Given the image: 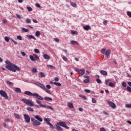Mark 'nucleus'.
<instances>
[{"mask_svg":"<svg viewBox=\"0 0 131 131\" xmlns=\"http://www.w3.org/2000/svg\"><path fill=\"white\" fill-rule=\"evenodd\" d=\"M5 63L7 64L6 66V68L10 70V71H12L13 72H16V71H20L21 69L19 67L16 65L12 63L9 60H7Z\"/></svg>","mask_w":131,"mask_h":131,"instance_id":"f257e3e1","label":"nucleus"},{"mask_svg":"<svg viewBox=\"0 0 131 131\" xmlns=\"http://www.w3.org/2000/svg\"><path fill=\"white\" fill-rule=\"evenodd\" d=\"M101 53L103 55H105L107 56V58H110V55L111 54V50L108 49L106 50V49H103L101 50Z\"/></svg>","mask_w":131,"mask_h":131,"instance_id":"f03ea898","label":"nucleus"},{"mask_svg":"<svg viewBox=\"0 0 131 131\" xmlns=\"http://www.w3.org/2000/svg\"><path fill=\"white\" fill-rule=\"evenodd\" d=\"M21 101L25 103V104H26V105L31 106V107H33V106H34V104H33V101H32V100L26 99H21Z\"/></svg>","mask_w":131,"mask_h":131,"instance_id":"7ed1b4c3","label":"nucleus"},{"mask_svg":"<svg viewBox=\"0 0 131 131\" xmlns=\"http://www.w3.org/2000/svg\"><path fill=\"white\" fill-rule=\"evenodd\" d=\"M44 121H45L47 124L50 125L51 127L52 128V129H54L55 128L54 125L52 124L50 122V121H51V119H50L49 118H45Z\"/></svg>","mask_w":131,"mask_h":131,"instance_id":"20e7f679","label":"nucleus"},{"mask_svg":"<svg viewBox=\"0 0 131 131\" xmlns=\"http://www.w3.org/2000/svg\"><path fill=\"white\" fill-rule=\"evenodd\" d=\"M0 95L6 100H9V96H8V95H7V93L4 90H0Z\"/></svg>","mask_w":131,"mask_h":131,"instance_id":"39448f33","label":"nucleus"},{"mask_svg":"<svg viewBox=\"0 0 131 131\" xmlns=\"http://www.w3.org/2000/svg\"><path fill=\"white\" fill-rule=\"evenodd\" d=\"M57 124H58V125H60V126H62V127H64L67 129H69V127H68L67 125H66V123L64 122H57Z\"/></svg>","mask_w":131,"mask_h":131,"instance_id":"423d86ee","label":"nucleus"},{"mask_svg":"<svg viewBox=\"0 0 131 131\" xmlns=\"http://www.w3.org/2000/svg\"><path fill=\"white\" fill-rule=\"evenodd\" d=\"M75 71H76V72H78V73L80 74L81 76H82V75H83L84 73H85V71L84 70V69H81L79 70L77 69H76Z\"/></svg>","mask_w":131,"mask_h":131,"instance_id":"0eeeda50","label":"nucleus"},{"mask_svg":"<svg viewBox=\"0 0 131 131\" xmlns=\"http://www.w3.org/2000/svg\"><path fill=\"white\" fill-rule=\"evenodd\" d=\"M25 120L27 123H29L30 122V117L27 114H24Z\"/></svg>","mask_w":131,"mask_h":131,"instance_id":"6e6552de","label":"nucleus"},{"mask_svg":"<svg viewBox=\"0 0 131 131\" xmlns=\"http://www.w3.org/2000/svg\"><path fill=\"white\" fill-rule=\"evenodd\" d=\"M36 102L37 104H38L39 105H39H36V107H38V108H39V107H42V108L47 107V106L46 105L41 104V102L40 101L36 100Z\"/></svg>","mask_w":131,"mask_h":131,"instance_id":"1a4fd4ad","label":"nucleus"},{"mask_svg":"<svg viewBox=\"0 0 131 131\" xmlns=\"http://www.w3.org/2000/svg\"><path fill=\"white\" fill-rule=\"evenodd\" d=\"M108 104L110 106V107L113 108V109H115V108H116V104H115V103H114V102H113L111 101H109L108 102Z\"/></svg>","mask_w":131,"mask_h":131,"instance_id":"9d476101","label":"nucleus"},{"mask_svg":"<svg viewBox=\"0 0 131 131\" xmlns=\"http://www.w3.org/2000/svg\"><path fill=\"white\" fill-rule=\"evenodd\" d=\"M33 97H35L36 99H38V100H40L41 101L43 100V98L39 96V95H38L37 93H34Z\"/></svg>","mask_w":131,"mask_h":131,"instance_id":"9b49d317","label":"nucleus"},{"mask_svg":"<svg viewBox=\"0 0 131 131\" xmlns=\"http://www.w3.org/2000/svg\"><path fill=\"white\" fill-rule=\"evenodd\" d=\"M26 36H27V38H28L29 39H34V40H36V38H35L32 35H28Z\"/></svg>","mask_w":131,"mask_h":131,"instance_id":"f8f14e48","label":"nucleus"},{"mask_svg":"<svg viewBox=\"0 0 131 131\" xmlns=\"http://www.w3.org/2000/svg\"><path fill=\"white\" fill-rule=\"evenodd\" d=\"M41 123L40 122H39L37 120H35V121H34V122L33 123V125L34 126H38V125H40Z\"/></svg>","mask_w":131,"mask_h":131,"instance_id":"ddd939ff","label":"nucleus"},{"mask_svg":"<svg viewBox=\"0 0 131 131\" xmlns=\"http://www.w3.org/2000/svg\"><path fill=\"white\" fill-rule=\"evenodd\" d=\"M85 78L86 79L83 80V82H84V83H89V82H90V76H86L85 77Z\"/></svg>","mask_w":131,"mask_h":131,"instance_id":"4468645a","label":"nucleus"},{"mask_svg":"<svg viewBox=\"0 0 131 131\" xmlns=\"http://www.w3.org/2000/svg\"><path fill=\"white\" fill-rule=\"evenodd\" d=\"M100 73L102 75H104V76H107L108 73H107V71L104 70H101L100 71Z\"/></svg>","mask_w":131,"mask_h":131,"instance_id":"2eb2a0df","label":"nucleus"},{"mask_svg":"<svg viewBox=\"0 0 131 131\" xmlns=\"http://www.w3.org/2000/svg\"><path fill=\"white\" fill-rule=\"evenodd\" d=\"M24 94L27 96H33V95H34V94L31 93L30 91H26Z\"/></svg>","mask_w":131,"mask_h":131,"instance_id":"dca6fc26","label":"nucleus"},{"mask_svg":"<svg viewBox=\"0 0 131 131\" xmlns=\"http://www.w3.org/2000/svg\"><path fill=\"white\" fill-rule=\"evenodd\" d=\"M56 129H57V130L58 131H62L63 130V128H62V127H61V126H60L59 125H56Z\"/></svg>","mask_w":131,"mask_h":131,"instance_id":"f3484780","label":"nucleus"},{"mask_svg":"<svg viewBox=\"0 0 131 131\" xmlns=\"http://www.w3.org/2000/svg\"><path fill=\"white\" fill-rule=\"evenodd\" d=\"M68 106L69 108H71L72 109L73 108H74V106L73 105V103L72 102H69L68 103Z\"/></svg>","mask_w":131,"mask_h":131,"instance_id":"a211bd4d","label":"nucleus"},{"mask_svg":"<svg viewBox=\"0 0 131 131\" xmlns=\"http://www.w3.org/2000/svg\"><path fill=\"white\" fill-rule=\"evenodd\" d=\"M35 118H36V119H37V120H38V121H42V119L41 118H40V117H39V116L37 115V116H35Z\"/></svg>","mask_w":131,"mask_h":131,"instance_id":"6ab92c4d","label":"nucleus"},{"mask_svg":"<svg viewBox=\"0 0 131 131\" xmlns=\"http://www.w3.org/2000/svg\"><path fill=\"white\" fill-rule=\"evenodd\" d=\"M14 117L16 119H20L21 118V117L20 116V115L19 114L14 113Z\"/></svg>","mask_w":131,"mask_h":131,"instance_id":"aec40b11","label":"nucleus"},{"mask_svg":"<svg viewBox=\"0 0 131 131\" xmlns=\"http://www.w3.org/2000/svg\"><path fill=\"white\" fill-rule=\"evenodd\" d=\"M43 57L44 58V59H50L51 58L48 54H45L43 55Z\"/></svg>","mask_w":131,"mask_h":131,"instance_id":"412c9836","label":"nucleus"},{"mask_svg":"<svg viewBox=\"0 0 131 131\" xmlns=\"http://www.w3.org/2000/svg\"><path fill=\"white\" fill-rule=\"evenodd\" d=\"M30 59L33 62H36V59H35V58H34V57H33V56H32V55H30Z\"/></svg>","mask_w":131,"mask_h":131,"instance_id":"4be33fe9","label":"nucleus"},{"mask_svg":"<svg viewBox=\"0 0 131 131\" xmlns=\"http://www.w3.org/2000/svg\"><path fill=\"white\" fill-rule=\"evenodd\" d=\"M83 29L88 31V30H90V29H91V26L86 25L83 27Z\"/></svg>","mask_w":131,"mask_h":131,"instance_id":"5701e85b","label":"nucleus"},{"mask_svg":"<svg viewBox=\"0 0 131 131\" xmlns=\"http://www.w3.org/2000/svg\"><path fill=\"white\" fill-rule=\"evenodd\" d=\"M27 110L29 111L30 112H34V110H33V108L30 107H28L27 108Z\"/></svg>","mask_w":131,"mask_h":131,"instance_id":"b1692460","label":"nucleus"},{"mask_svg":"<svg viewBox=\"0 0 131 131\" xmlns=\"http://www.w3.org/2000/svg\"><path fill=\"white\" fill-rule=\"evenodd\" d=\"M71 32V34H72L73 35H74V34H75L76 35H78V33L76 31L72 30Z\"/></svg>","mask_w":131,"mask_h":131,"instance_id":"393cba45","label":"nucleus"},{"mask_svg":"<svg viewBox=\"0 0 131 131\" xmlns=\"http://www.w3.org/2000/svg\"><path fill=\"white\" fill-rule=\"evenodd\" d=\"M15 91L16 93H19V94L21 93V89L19 88H15Z\"/></svg>","mask_w":131,"mask_h":131,"instance_id":"a878e982","label":"nucleus"},{"mask_svg":"<svg viewBox=\"0 0 131 131\" xmlns=\"http://www.w3.org/2000/svg\"><path fill=\"white\" fill-rule=\"evenodd\" d=\"M71 43L72 45H76L77 46H78V45H79L78 42L75 40H72L71 41Z\"/></svg>","mask_w":131,"mask_h":131,"instance_id":"bb28decb","label":"nucleus"},{"mask_svg":"<svg viewBox=\"0 0 131 131\" xmlns=\"http://www.w3.org/2000/svg\"><path fill=\"white\" fill-rule=\"evenodd\" d=\"M44 100H45V101H52L53 99L51 97H45Z\"/></svg>","mask_w":131,"mask_h":131,"instance_id":"cd10ccee","label":"nucleus"},{"mask_svg":"<svg viewBox=\"0 0 131 131\" xmlns=\"http://www.w3.org/2000/svg\"><path fill=\"white\" fill-rule=\"evenodd\" d=\"M53 84H55V85H57V86H61V83L57 82H54L53 83Z\"/></svg>","mask_w":131,"mask_h":131,"instance_id":"c85d7f7f","label":"nucleus"},{"mask_svg":"<svg viewBox=\"0 0 131 131\" xmlns=\"http://www.w3.org/2000/svg\"><path fill=\"white\" fill-rule=\"evenodd\" d=\"M70 4H71V5L72 6V7H73L74 8H75L77 6L76 3H74V2H71Z\"/></svg>","mask_w":131,"mask_h":131,"instance_id":"c756f323","label":"nucleus"},{"mask_svg":"<svg viewBox=\"0 0 131 131\" xmlns=\"http://www.w3.org/2000/svg\"><path fill=\"white\" fill-rule=\"evenodd\" d=\"M110 81H111V79H107L105 80V84L106 85H108V83L110 82Z\"/></svg>","mask_w":131,"mask_h":131,"instance_id":"7c9ffc66","label":"nucleus"},{"mask_svg":"<svg viewBox=\"0 0 131 131\" xmlns=\"http://www.w3.org/2000/svg\"><path fill=\"white\" fill-rule=\"evenodd\" d=\"M39 87L41 89H42V90H46V86L43 84L41 83L40 86H39Z\"/></svg>","mask_w":131,"mask_h":131,"instance_id":"2f4dec72","label":"nucleus"},{"mask_svg":"<svg viewBox=\"0 0 131 131\" xmlns=\"http://www.w3.org/2000/svg\"><path fill=\"white\" fill-rule=\"evenodd\" d=\"M39 74L40 75V77H46V74H45L43 72H40Z\"/></svg>","mask_w":131,"mask_h":131,"instance_id":"473e14b6","label":"nucleus"},{"mask_svg":"<svg viewBox=\"0 0 131 131\" xmlns=\"http://www.w3.org/2000/svg\"><path fill=\"white\" fill-rule=\"evenodd\" d=\"M33 56L35 58V60H38L39 59V57L37 56L36 54H33Z\"/></svg>","mask_w":131,"mask_h":131,"instance_id":"72a5a7b5","label":"nucleus"},{"mask_svg":"<svg viewBox=\"0 0 131 131\" xmlns=\"http://www.w3.org/2000/svg\"><path fill=\"white\" fill-rule=\"evenodd\" d=\"M26 23L27 24L31 23V19H30L29 18H27L26 20Z\"/></svg>","mask_w":131,"mask_h":131,"instance_id":"f704fd0d","label":"nucleus"},{"mask_svg":"<svg viewBox=\"0 0 131 131\" xmlns=\"http://www.w3.org/2000/svg\"><path fill=\"white\" fill-rule=\"evenodd\" d=\"M35 35L36 36H39V35H40V32H39V31H36L35 33Z\"/></svg>","mask_w":131,"mask_h":131,"instance_id":"c9c22d12","label":"nucleus"},{"mask_svg":"<svg viewBox=\"0 0 131 131\" xmlns=\"http://www.w3.org/2000/svg\"><path fill=\"white\" fill-rule=\"evenodd\" d=\"M32 72L33 73H36V72H37V69H36V68H33L32 70Z\"/></svg>","mask_w":131,"mask_h":131,"instance_id":"e433bc0d","label":"nucleus"},{"mask_svg":"<svg viewBox=\"0 0 131 131\" xmlns=\"http://www.w3.org/2000/svg\"><path fill=\"white\" fill-rule=\"evenodd\" d=\"M22 30L23 31H24V32H28L29 31V30L27 29H26L25 28H22Z\"/></svg>","mask_w":131,"mask_h":131,"instance_id":"4c0bfd02","label":"nucleus"},{"mask_svg":"<svg viewBox=\"0 0 131 131\" xmlns=\"http://www.w3.org/2000/svg\"><path fill=\"white\" fill-rule=\"evenodd\" d=\"M79 97L82 98L84 100H86V97L84 95H79Z\"/></svg>","mask_w":131,"mask_h":131,"instance_id":"58836bf2","label":"nucleus"},{"mask_svg":"<svg viewBox=\"0 0 131 131\" xmlns=\"http://www.w3.org/2000/svg\"><path fill=\"white\" fill-rule=\"evenodd\" d=\"M27 9L29 12H32V8L30 7H27Z\"/></svg>","mask_w":131,"mask_h":131,"instance_id":"ea45409f","label":"nucleus"},{"mask_svg":"<svg viewBox=\"0 0 131 131\" xmlns=\"http://www.w3.org/2000/svg\"><path fill=\"white\" fill-rule=\"evenodd\" d=\"M5 40L7 41V42H9V40H10V38H9V37L6 36L5 37Z\"/></svg>","mask_w":131,"mask_h":131,"instance_id":"a19ab883","label":"nucleus"},{"mask_svg":"<svg viewBox=\"0 0 131 131\" xmlns=\"http://www.w3.org/2000/svg\"><path fill=\"white\" fill-rule=\"evenodd\" d=\"M7 84H9V85H13V82H12L11 81H7Z\"/></svg>","mask_w":131,"mask_h":131,"instance_id":"79ce46f5","label":"nucleus"},{"mask_svg":"<svg viewBox=\"0 0 131 131\" xmlns=\"http://www.w3.org/2000/svg\"><path fill=\"white\" fill-rule=\"evenodd\" d=\"M109 86H111V88H114V86H115L114 85L113 83L110 82L109 83Z\"/></svg>","mask_w":131,"mask_h":131,"instance_id":"37998d69","label":"nucleus"},{"mask_svg":"<svg viewBox=\"0 0 131 131\" xmlns=\"http://www.w3.org/2000/svg\"><path fill=\"white\" fill-rule=\"evenodd\" d=\"M122 85L123 88H126V83L125 82H123L122 83Z\"/></svg>","mask_w":131,"mask_h":131,"instance_id":"c03bdc74","label":"nucleus"},{"mask_svg":"<svg viewBox=\"0 0 131 131\" xmlns=\"http://www.w3.org/2000/svg\"><path fill=\"white\" fill-rule=\"evenodd\" d=\"M46 93H48V94H49L50 95H51V91L50 90H48V89H46V90H44Z\"/></svg>","mask_w":131,"mask_h":131,"instance_id":"a18cd8bd","label":"nucleus"},{"mask_svg":"<svg viewBox=\"0 0 131 131\" xmlns=\"http://www.w3.org/2000/svg\"><path fill=\"white\" fill-rule=\"evenodd\" d=\"M96 81L97 83H101V82H102V81H101V79L99 78L96 79Z\"/></svg>","mask_w":131,"mask_h":131,"instance_id":"49530a36","label":"nucleus"},{"mask_svg":"<svg viewBox=\"0 0 131 131\" xmlns=\"http://www.w3.org/2000/svg\"><path fill=\"white\" fill-rule=\"evenodd\" d=\"M34 52L36 54H39V50H38V49H34Z\"/></svg>","mask_w":131,"mask_h":131,"instance_id":"de8ad7c7","label":"nucleus"},{"mask_svg":"<svg viewBox=\"0 0 131 131\" xmlns=\"http://www.w3.org/2000/svg\"><path fill=\"white\" fill-rule=\"evenodd\" d=\"M62 58L64 61H66V62H67V61H68V58H67L66 56H63Z\"/></svg>","mask_w":131,"mask_h":131,"instance_id":"09e8293b","label":"nucleus"},{"mask_svg":"<svg viewBox=\"0 0 131 131\" xmlns=\"http://www.w3.org/2000/svg\"><path fill=\"white\" fill-rule=\"evenodd\" d=\"M34 84H35L36 85H37V86H40V85L41 84V83L39 82H35L34 83Z\"/></svg>","mask_w":131,"mask_h":131,"instance_id":"8fccbe9b","label":"nucleus"},{"mask_svg":"<svg viewBox=\"0 0 131 131\" xmlns=\"http://www.w3.org/2000/svg\"><path fill=\"white\" fill-rule=\"evenodd\" d=\"M126 90L128 92H130V93H131V88L130 86H127Z\"/></svg>","mask_w":131,"mask_h":131,"instance_id":"3c124183","label":"nucleus"},{"mask_svg":"<svg viewBox=\"0 0 131 131\" xmlns=\"http://www.w3.org/2000/svg\"><path fill=\"white\" fill-rule=\"evenodd\" d=\"M92 103H94V104H95V103H97V101H96V99L95 98L92 99Z\"/></svg>","mask_w":131,"mask_h":131,"instance_id":"603ef678","label":"nucleus"},{"mask_svg":"<svg viewBox=\"0 0 131 131\" xmlns=\"http://www.w3.org/2000/svg\"><path fill=\"white\" fill-rule=\"evenodd\" d=\"M47 108H48L49 109H51V110H52V111H54V108H53V107L52 106H47Z\"/></svg>","mask_w":131,"mask_h":131,"instance_id":"864d4df0","label":"nucleus"},{"mask_svg":"<svg viewBox=\"0 0 131 131\" xmlns=\"http://www.w3.org/2000/svg\"><path fill=\"white\" fill-rule=\"evenodd\" d=\"M127 16H128V17H130V18H131V12H130L129 11H127Z\"/></svg>","mask_w":131,"mask_h":131,"instance_id":"5fc2aeb1","label":"nucleus"},{"mask_svg":"<svg viewBox=\"0 0 131 131\" xmlns=\"http://www.w3.org/2000/svg\"><path fill=\"white\" fill-rule=\"evenodd\" d=\"M17 38L19 40H22V36H17Z\"/></svg>","mask_w":131,"mask_h":131,"instance_id":"6e6d98bb","label":"nucleus"},{"mask_svg":"<svg viewBox=\"0 0 131 131\" xmlns=\"http://www.w3.org/2000/svg\"><path fill=\"white\" fill-rule=\"evenodd\" d=\"M103 114H104V115H107L108 116H109V114L106 112L103 111Z\"/></svg>","mask_w":131,"mask_h":131,"instance_id":"4d7b16f0","label":"nucleus"},{"mask_svg":"<svg viewBox=\"0 0 131 131\" xmlns=\"http://www.w3.org/2000/svg\"><path fill=\"white\" fill-rule=\"evenodd\" d=\"M54 40L55 41H56V42H59V41H60V40H59V39L55 38H54Z\"/></svg>","mask_w":131,"mask_h":131,"instance_id":"13d9d810","label":"nucleus"},{"mask_svg":"<svg viewBox=\"0 0 131 131\" xmlns=\"http://www.w3.org/2000/svg\"><path fill=\"white\" fill-rule=\"evenodd\" d=\"M11 41H12L13 42H14V45H18V42H16V41L13 40L11 39Z\"/></svg>","mask_w":131,"mask_h":131,"instance_id":"bf43d9fd","label":"nucleus"},{"mask_svg":"<svg viewBox=\"0 0 131 131\" xmlns=\"http://www.w3.org/2000/svg\"><path fill=\"white\" fill-rule=\"evenodd\" d=\"M36 7H37V8H40V5H39V4L37 3L35 4Z\"/></svg>","mask_w":131,"mask_h":131,"instance_id":"052dcab7","label":"nucleus"},{"mask_svg":"<svg viewBox=\"0 0 131 131\" xmlns=\"http://www.w3.org/2000/svg\"><path fill=\"white\" fill-rule=\"evenodd\" d=\"M84 92H85L86 93H91V90H88V89H85L84 90Z\"/></svg>","mask_w":131,"mask_h":131,"instance_id":"680f3d73","label":"nucleus"},{"mask_svg":"<svg viewBox=\"0 0 131 131\" xmlns=\"http://www.w3.org/2000/svg\"><path fill=\"white\" fill-rule=\"evenodd\" d=\"M47 67H49V68H51L52 69V68H53V67H54L52 65L48 64L47 65Z\"/></svg>","mask_w":131,"mask_h":131,"instance_id":"e2e57ef3","label":"nucleus"},{"mask_svg":"<svg viewBox=\"0 0 131 131\" xmlns=\"http://www.w3.org/2000/svg\"><path fill=\"white\" fill-rule=\"evenodd\" d=\"M47 89H48V90H50L51 89V85H46Z\"/></svg>","mask_w":131,"mask_h":131,"instance_id":"0e129e2a","label":"nucleus"},{"mask_svg":"<svg viewBox=\"0 0 131 131\" xmlns=\"http://www.w3.org/2000/svg\"><path fill=\"white\" fill-rule=\"evenodd\" d=\"M103 24L104 25H105V26L107 25V20H104V21H103Z\"/></svg>","mask_w":131,"mask_h":131,"instance_id":"69168bd1","label":"nucleus"},{"mask_svg":"<svg viewBox=\"0 0 131 131\" xmlns=\"http://www.w3.org/2000/svg\"><path fill=\"white\" fill-rule=\"evenodd\" d=\"M17 18H19V20L21 19V16L18 14H16Z\"/></svg>","mask_w":131,"mask_h":131,"instance_id":"338daca9","label":"nucleus"},{"mask_svg":"<svg viewBox=\"0 0 131 131\" xmlns=\"http://www.w3.org/2000/svg\"><path fill=\"white\" fill-rule=\"evenodd\" d=\"M21 55H22L23 56H26V54H25V52H21Z\"/></svg>","mask_w":131,"mask_h":131,"instance_id":"774afa93","label":"nucleus"}]
</instances>
